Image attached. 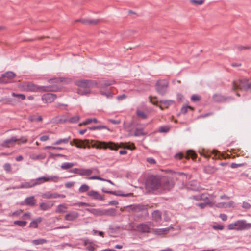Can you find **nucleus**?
<instances>
[{
	"instance_id": "nucleus-35",
	"label": "nucleus",
	"mask_w": 251,
	"mask_h": 251,
	"mask_svg": "<svg viewBox=\"0 0 251 251\" xmlns=\"http://www.w3.org/2000/svg\"><path fill=\"white\" fill-rule=\"evenodd\" d=\"M86 210L90 212L91 213L95 216H102V210L97 209H87Z\"/></svg>"
},
{
	"instance_id": "nucleus-10",
	"label": "nucleus",
	"mask_w": 251,
	"mask_h": 251,
	"mask_svg": "<svg viewBox=\"0 0 251 251\" xmlns=\"http://www.w3.org/2000/svg\"><path fill=\"white\" fill-rule=\"evenodd\" d=\"M174 184L175 182L172 177H165L163 181L161 182L160 187L164 190H170L173 188Z\"/></svg>"
},
{
	"instance_id": "nucleus-45",
	"label": "nucleus",
	"mask_w": 251,
	"mask_h": 251,
	"mask_svg": "<svg viewBox=\"0 0 251 251\" xmlns=\"http://www.w3.org/2000/svg\"><path fill=\"white\" fill-rule=\"evenodd\" d=\"M89 179H97V180H101V181H106V179H104V178H101L99 176H91L90 177L88 178ZM107 182H108L109 183L113 184V183L110 180H107Z\"/></svg>"
},
{
	"instance_id": "nucleus-4",
	"label": "nucleus",
	"mask_w": 251,
	"mask_h": 251,
	"mask_svg": "<svg viewBox=\"0 0 251 251\" xmlns=\"http://www.w3.org/2000/svg\"><path fill=\"white\" fill-rule=\"evenodd\" d=\"M237 89L251 91V82L247 79L233 81L232 83V90Z\"/></svg>"
},
{
	"instance_id": "nucleus-9",
	"label": "nucleus",
	"mask_w": 251,
	"mask_h": 251,
	"mask_svg": "<svg viewBox=\"0 0 251 251\" xmlns=\"http://www.w3.org/2000/svg\"><path fill=\"white\" fill-rule=\"evenodd\" d=\"M92 146L97 149H107L109 148L111 150H117L118 147L116 145L113 143L109 142L106 143L104 142H96Z\"/></svg>"
},
{
	"instance_id": "nucleus-49",
	"label": "nucleus",
	"mask_w": 251,
	"mask_h": 251,
	"mask_svg": "<svg viewBox=\"0 0 251 251\" xmlns=\"http://www.w3.org/2000/svg\"><path fill=\"white\" fill-rule=\"evenodd\" d=\"M18 144L20 145V143H25L27 141V138L26 137L22 136L20 138L18 139Z\"/></svg>"
},
{
	"instance_id": "nucleus-61",
	"label": "nucleus",
	"mask_w": 251,
	"mask_h": 251,
	"mask_svg": "<svg viewBox=\"0 0 251 251\" xmlns=\"http://www.w3.org/2000/svg\"><path fill=\"white\" fill-rule=\"evenodd\" d=\"M213 228L216 230H222L224 227L222 225H217L213 226Z\"/></svg>"
},
{
	"instance_id": "nucleus-56",
	"label": "nucleus",
	"mask_w": 251,
	"mask_h": 251,
	"mask_svg": "<svg viewBox=\"0 0 251 251\" xmlns=\"http://www.w3.org/2000/svg\"><path fill=\"white\" fill-rule=\"evenodd\" d=\"M147 161L151 165L155 164L156 161L153 158L149 157L147 158Z\"/></svg>"
},
{
	"instance_id": "nucleus-28",
	"label": "nucleus",
	"mask_w": 251,
	"mask_h": 251,
	"mask_svg": "<svg viewBox=\"0 0 251 251\" xmlns=\"http://www.w3.org/2000/svg\"><path fill=\"white\" fill-rule=\"evenodd\" d=\"M25 202L26 205L34 206L35 205V199L33 196L27 197L25 199Z\"/></svg>"
},
{
	"instance_id": "nucleus-20",
	"label": "nucleus",
	"mask_w": 251,
	"mask_h": 251,
	"mask_svg": "<svg viewBox=\"0 0 251 251\" xmlns=\"http://www.w3.org/2000/svg\"><path fill=\"white\" fill-rule=\"evenodd\" d=\"M188 188L193 191H199L201 189L199 183L196 181L190 182L188 185Z\"/></svg>"
},
{
	"instance_id": "nucleus-40",
	"label": "nucleus",
	"mask_w": 251,
	"mask_h": 251,
	"mask_svg": "<svg viewBox=\"0 0 251 251\" xmlns=\"http://www.w3.org/2000/svg\"><path fill=\"white\" fill-rule=\"evenodd\" d=\"M80 119V117L78 115H75L74 117L70 118L68 121L70 123H77Z\"/></svg>"
},
{
	"instance_id": "nucleus-12",
	"label": "nucleus",
	"mask_w": 251,
	"mask_h": 251,
	"mask_svg": "<svg viewBox=\"0 0 251 251\" xmlns=\"http://www.w3.org/2000/svg\"><path fill=\"white\" fill-rule=\"evenodd\" d=\"M56 98L57 96L55 94L47 93L42 96V100L46 103H51L53 102Z\"/></svg>"
},
{
	"instance_id": "nucleus-47",
	"label": "nucleus",
	"mask_w": 251,
	"mask_h": 251,
	"mask_svg": "<svg viewBox=\"0 0 251 251\" xmlns=\"http://www.w3.org/2000/svg\"><path fill=\"white\" fill-rule=\"evenodd\" d=\"M188 109L193 110V108L189 106H184L182 107L181 112L182 113L185 114L187 112Z\"/></svg>"
},
{
	"instance_id": "nucleus-41",
	"label": "nucleus",
	"mask_w": 251,
	"mask_h": 251,
	"mask_svg": "<svg viewBox=\"0 0 251 251\" xmlns=\"http://www.w3.org/2000/svg\"><path fill=\"white\" fill-rule=\"evenodd\" d=\"M89 189V187L86 184L82 185L79 188V191L80 193L87 192Z\"/></svg>"
},
{
	"instance_id": "nucleus-29",
	"label": "nucleus",
	"mask_w": 251,
	"mask_h": 251,
	"mask_svg": "<svg viewBox=\"0 0 251 251\" xmlns=\"http://www.w3.org/2000/svg\"><path fill=\"white\" fill-rule=\"evenodd\" d=\"M94 169H80L79 175L80 176H90L93 171Z\"/></svg>"
},
{
	"instance_id": "nucleus-52",
	"label": "nucleus",
	"mask_w": 251,
	"mask_h": 251,
	"mask_svg": "<svg viewBox=\"0 0 251 251\" xmlns=\"http://www.w3.org/2000/svg\"><path fill=\"white\" fill-rule=\"evenodd\" d=\"M191 2L197 5H201L204 2V0H191Z\"/></svg>"
},
{
	"instance_id": "nucleus-21",
	"label": "nucleus",
	"mask_w": 251,
	"mask_h": 251,
	"mask_svg": "<svg viewBox=\"0 0 251 251\" xmlns=\"http://www.w3.org/2000/svg\"><path fill=\"white\" fill-rule=\"evenodd\" d=\"M67 204L65 203L61 204L57 206L55 212L58 213H64L67 211Z\"/></svg>"
},
{
	"instance_id": "nucleus-58",
	"label": "nucleus",
	"mask_w": 251,
	"mask_h": 251,
	"mask_svg": "<svg viewBox=\"0 0 251 251\" xmlns=\"http://www.w3.org/2000/svg\"><path fill=\"white\" fill-rule=\"evenodd\" d=\"M74 205H78V206H90L89 203H86V202H78L75 204H74Z\"/></svg>"
},
{
	"instance_id": "nucleus-51",
	"label": "nucleus",
	"mask_w": 251,
	"mask_h": 251,
	"mask_svg": "<svg viewBox=\"0 0 251 251\" xmlns=\"http://www.w3.org/2000/svg\"><path fill=\"white\" fill-rule=\"evenodd\" d=\"M226 202H220L216 204V206L218 208H226Z\"/></svg>"
},
{
	"instance_id": "nucleus-59",
	"label": "nucleus",
	"mask_w": 251,
	"mask_h": 251,
	"mask_svg": "<svg viewBox=\"0 0 251 251\" xmlns=\"http://www.w3.org/2000/svg\"><path fill=\"white\" fill-rule=\"evenodd\" d=\"M51 193H45V194H43L42 195V198H45V199H51Z\"/></svg>"
},
{
	"instance_id": "nucleus-19",
	"label": "nucleus",
	"mask_w": 251,
	"mask_h": 251,
	"mask_svg": "<svg viewBox=\"0 0 251 251\" xmlns=\"http://www.w3.org/2000/svg\"><path fill=\"white\" fill-rule=\"evenodd\" d=\"M102 216H115L116 214V210L114 208L102 210Z\"/></svg>"
},
{
	"instance_id": "nucleus-11",
	"label": "nucleus",
	"mask_w": 251,
	"mask_h": 251,
	"mask_svg": "<svg viewBox=\"0 0 251 251\" xmlns=\"http://www.w3.org/2000/svg\"><path fill=\"white\" fill-rule=\"evenodd\" d=\"M15 77V74L13 72H8L2 75L1 77L0 78V83H6L8 82L6 78L11 80Z\"/></svg>"
},
{
	"instance_id": "nucleus-13",
	"label": "nucleus",
	"mask_w": 251,
	"mask_h": 251,
	"mask_svg": "<svg viewBox=\"0 0 251 251\" xmlns=\"http://www.w3.org/2000/svg\"><path fill=\"white\" fill-rule=\"evenodd\" d=\"M172 226H169L165 228H153L152 229L153 234L156 235H164L168 233L171 229H172Z\"/></svg>"
},
{
	"instance_id": "nucleus-6",
	"label": "nucleus",
	"mask_w": 251,
	"mask_h": 251,
	"mask_svg": "<svg viewBox=\"0 0 251 251\" xmlns=\"http://www.w3.org/2000/svg\"><path fill=\"white\" fill-rule=\"evenodd\" d=\"M59 177L57 176H45L40 177L37 178L33 180L34 187L37 185H41L46 182H56L59 180Z\"/></svg>"
},
{
	"instance_id": "nucleus-60",
	"label": "nucleus",
	"mask_w": 251,
	"mask_h": 251,
	"mask_svg": "<svg viewBox=\"0 0 251 251\" xmlns=\"http://www.w3.org/2000/svg\"><path fill=\"white\" fill-rule=\"evenodd\" d=\"M210 203L209 202H207L205 203H201L197 204V205L200 207L201 208H204L207 205L209 204Z\"/></svg>"
},
{
	"instance_id": "nucleus-30",
	"label": "nucleus",
	"mask_w": 251,
	"mask_h": 251,
	"mask_svg": "<svg viewBox=\"0 0 251 251\" xmlns=\"http://www.w3.org/2000/svg\"><path fill=\"white\" fill-rule=\"evenodd\" d=\"M79 21H80L83 24L86 25H95L99 22L98 20L92 19H82L79 20Z\"/></svg>"
},
{
	"instance_id": "nucleus-5",
	"label": "nucleus",
	"mask_w": 251,
	"mask_h": 251,
	"mask_svg": "<svg viewBox=\"0 0 251 251\" xmlns=\"http://www.w3.org/2000/svg\"><path fill=\"white\" fill-rule=\"evenodd\" d=\"M251 228V224L247 223L245 220H238L228 226L229 230H244Z\"/></svg>"
},
{
	"instance_id": "nucleus-8",
	"label": "nucleus",
	"mask_w": 251,
	"mask_h": 251,
	"mask_svg": "<svg viewBox=\"0 0 251 251\" xmlns=\"http://www.w3.org/2000/svg\"><path fill=\"white\" fill-rule=\"evenodd\" d=\"M152 223L151 222H143L137 225L136 231L142 234H148L151 232Z\"/></svg>"
},
{
	"instance_id": "nucleus-24",
	"label": "nucleus",
	"mask_w": 251,
	"mask_h": 251,
	"mask_svg": "<svg viewBox=\"0 0 251 251\" xmlns=\"http://www.w3.org/2000/svg\"><path fill=\"white\" fill-rule=\"evenodd\" d=\"M226 98L221 94H215L213 96V100L216 102H224L226 100Z\"/></svg>"
},
{
	"instance_id": "nucleus-37",
	"label": "nucleus",
	"mask_w": 251,
	"mask_h": 251,
	"mask_svg": "<svg viewBox=\"0 0 251 251\" xmlns=\"http://www.w3.org/2000/svg\"><path fill=\"white\" fill-rule=\"evenodd\" d=\"M146 134V133L144 132L143 129L142 128H136L134 135L135 136H143Z\"/></svg>"
},
{
	"instance_id": "nucleus-23",
	"label": "nucleus",
	"mask_w": 251,
	"mask_h": 251,
	"mask_svg": "<svg viewBox=\"0 0 251 251\" xmlns=\"http://www.w3.org/2000/svg\"><path fill=\"white\" fill-rule=\"evenodd\" d=\"M53 205V203L48 202L44 203L42 202L40 204V208L43 211L48 210L50 209Z\"/></svg>"
},
{
	"instance_id": "nucleus-18",
	"label": "nucleus",
	"mask_w": 251,
	"mask_h": 251,
	"mask_svg": "<svg viewBox=\"0 0 251 251\" xmlns=\"http://www.w3.org/2000/svg\"><path fill=\"white\" fill-rule=\"evenodd\" d=\"M34 187L33 180H31L29 182H25L21 184L19 186L16 187L17 189H28Z\"/></svg>"
},
{
	"instance_id": "nucleus-14",
	"label": "nucleus",
	"mask_w": 251,
	"mask_h": 251,
	"mask_svg": "<svg viewBox=\"0 0 251 251\" xmlns=\"http://www.w3.org/2000/svg\"><path fill=\"white\" fill-rule=\"evenodd\" d=\"M17 142H18V139L16 137H12L10 139L4 141L1 143V146L3 147L9 148L13 147Z\"/></svg>"
},
{
	"instance_id": "nucleus-64",
	"label": "nucleus",
	"mask_w": 251,
	"mask_h": 251,
	"mask_svg": "<svg viewBox=\"0 0 251 251\" xmlns=\"http://www.w3.org/2000/svg\"><path fill=\"white\" fill-rule=\"evenodd\" d=\"M80 169L75 168L69 171V172L79 175Z\"/></svg>"
},
{
	"instance_id": "nucleus-17",
	"label": "nucleus",
	"mask_w": 251,
	"mask_h": 251,
	"mask_svg": "<svg viewBox=\"0 0 251 251\" xmlns=\"http://www.w3.org/2000/svg\"><path fill=\"white\" fill-rule=\"evenodd\" d=\"M87 195L95 200L100 201H102L104 200V197L96 191H90L87 193Z\"/></svg>"
},
{
	"instance_id": "nucleus-3",
	"label": "nucleus",
	"mask_w": 251,
	"mask_h": 251,
	"mask_svg": "<svg viewBox=\"0 0 251 251\" xmlns=\"http://www.w3.org/2000/svg\"><path fill=\"white\" fill-rule=\"evenodd\" d=\"M161 187V181L158 177L151 176H149L146 181L145 188L150 192L158 189Z\"/></svg>"
},
{
	"instance_id": "nucleus-1",
	"label": "nucleus",
	"mask_w": 251,
	"mask_h": 251,
	"mask_svg": "<svg viewBox=\"0 0 251 251\" xmlns=\"http://www.w3.org/2000/svg\"><path fill=\"white\" fill-rule=\"evenodd\" d=\"M18 88L22 91L32 92H53L58 90V88L54 86H40L34 84L32 82H23L18 85Z\"/></svg>"
},
{
	"instance_id": "nucleus-7",
	"label": "nucleus",
	"mask_w": 251,
	"mask_h": 251,
	"mask_svg": "<svg viewBox=\"0 0 251 251\" xmlns=\"http://www.w3.org/2000/svg\"><path fill=\"white\" fill-rule=\"evenodd\" d=\"M169 82L166 79H159L155 84V89L159 94L164 95L167 91Z\"/></svg>"
},
{
	"instance_id": "nucleus-57",
	"label": "nucleus",
	"mask_w": 251,
	"mask_h": 251,
	"mask_svg": "<svg viewBox=\"0 0 251 251\" xmlns=\"http://www.w3.org/2000/svg\"><path fill=\"white\" fill-rule=\"evenodd\" d=\"M169 130V128L168 127L165 126H162L160 127L159 128V132H167Z\"/></svg>"
},
{
	"instance_id": "nucleus-36",
	"label": "nucleus",
	"mask_w": 251,
	"mask_h": 251,
	"mask_svg": "<svg viewBox=\"0 0 251 251\" xmlns=\"http://www.w3.org/2000/svg\"><path fill=\"white\" fill-rule=\"evenodd\" d=\"M74 166V164L71 162H65L62 164L61 168L63 170H67L72 168Z\"/></svg>"
},
{
	"instance_id": "nucleus-53",
	"label": "nucleus",
	"mask_w": 251,
	"mask_h": 251,
	"mask_svg": "<svg viewBox=\"0 0 251 251\" xmlns=\"http://www.w3.org/2000/svg\"><path fill=\"white\" fill-rule=\"evenodd\" d=\"M201 200L206 201L208 198V194L206 193H203L200 195Z\"/></svg>"
},
{
	"instance_id": "nucleus-48",
	"label": "nucleus",
	"mask_w": 251,
	"mask_h": 251,
	"mask_svg": "<svg viewBox=\"0 0 251 251\" xmlns=\"http://www.w3.org/2000/svg\"><path fill=\"white\" fill-rule=\"evenodd\" d=\"M89 129L90 130H97V129H107V127L105 126H96L92 127H90Z\"/></svg>"
},
{
	"instance_id": "nucleus-22",
	"label": "nucleus",
	"mask_w": 251,
	"mask_h": 251,
	"mask_svg": "<svg viewBox=\"0 0 251 251\" xmlns=\"http://www.w3.org/2000/svg\"><path fill=\"white\" fill-rule=\"evenodd\" d=\"M152 220L156 222H159L161 219V212L159 210H155L152 213Z\"/></svg>"
},
{
	"instance_id": "nucleus-46",
	"label": "nucleus",
	"mask_w": 251,
	"mask_h": 251,
	"mask_svg": "<svg viewBox=\"0 0 251 251\" xmlns=\"http://www.w3.org/2000/svg\"><path fill=\"white\" fill-rule=\"evenodd\" d=\"M102 191L103 192H105V193H106L112 194H114V195H118V196H122L126 197V196H128L129 195V194H116V192H114V191H106V190H105L104 189H102Z\"/></svg>"
},
{
	"instance_id": "nucleus-32",
	"label": "nucleus",
	"mask_w": 251,
	"mask_h": 251,
	"mask_svg": "<svg viewBox=\"0 0 251 251\" xmlns=\"http://www.w3.org/2000/svg\"><path fill=\"white\" fill-rule=\"evenodd\" d=\"M42 221V218L38 217L35 220L31 222L29 224V227L32 228H37L39 223Z\"/></svg>"
},
{
	"instance_id": "nucleus-55",
	"label": "nucleus",
	"mask_w": 251,
	"mask_h": 251,
	"mask_svg": "<svg viewBox=\"0 0 251 251\" xmlns=\"http://www.w3.org/2000/svg\"><path fill=\"white\" fill-rule=\"evenodd\" d=\"M51 198H57L59 197L64 198L65 196L63 195L59 194L57 193H51Z\"/></svg>"
},
{
	"instance_id": "nucleus-15",
	"label": "nucleus",
	"mask_w": 251,
	"mask_h": 251,
	"mask_svg": "<svg viewBox=\"0 0 251 251\" xmlns=\"http://www.w3.org/2000/svg\"><path fill=\"white\" fill-rule=\"evenodd\" d=\"M79 216V214L76 211H71L65 216V220L69 221H73L77 219Z\"/></svg>"
},
{
	"instance_id": "nucleus-2",
	"label": "nucleus",
	"mask_w": 251,
	"mask_h": 251,
	"mask_svg": "<svg viewBox=\"0 0 251 251\" xmlns=\"http://www.w3.org/2000/svg\"><path fill=\"white\" fill-rule=\"evenodd\" d=\"M78 87L77 93L79 95H89L91 93V88L97 87L98 83L92 80H81L76 82Z\"/></svg>"
},
{
	"instance_id": "nucleus-26",
	"label": "nucleus",
	"mask_w": 251,
	"mask_h": 251,
	"mask_svg": "<svg viewBox=\"0 0 251 251\" xmlns=\"http://www.w3.org/2000/svg\"><path fill=\"white\" fill-rule=\"evenodd\" d=\"M73 144H74L77 148H85L84 142L81 140L74 139L73 142H70V145H73Z\"/></svg>"
},
{
	"instance_id": "nucleus-25",
	"label": "nucleus",
	"mask_w": 251,
	"mask_h": 251,
	"mask_svg": "<svg viewBox=\"0 0 251 251\" xmlns=\"http://www.w3.org/2000/svg\"><path fill=\"white\" fill-rule=\"evenodd\" d=\"M46 156V154L42 153L40 154H32L30 155V157L33 160H40L45 159Z\"/></svg>"
},
{
	"instance_id": "nucleus-54",
	"label": "nucleus",
	"mask_w": 251,
	"mask_h": 251,
	"mask_svg": "<svg viewBox=\"0 0 251 251\" xmlns=\"http://www.w3.org/2000/svg\"><path fill=\"white\" fill-rule=\"evenodd\" d=\"M191 100L193 101H198L200 100V97L197 95H193L191 97Z\"/></svg>"
},
{
	"instance_id": "nucleus-33",
	"label": "nucleus",
	"mask_w": 251,
	"mask_h": 251,
	"mask_svg": "<svg viewBox=\"0 0 251 251\" xmlns=\"http://www.w3.org/2000/svg\"><path fill=\"white\" fill-rule=\"evenodd\" d=\"M100 93L101 95L105 96L107 98L110 99L113 97V93L109 91H104L102 90L103 88H99Z\"/></svg>"
},
{
	"instance_id": "nucleus-34",
	"label": "nucleus",
	"mask_w": 251,
	"mask_h": 251,
	"mask_svg": "<svg viewBox=\"0 0 251 251\" xmlns=\"http://www.w3.org/2000/svg\"><path fill=\"white\" fill-rule=\"evenodd\" d=\"M161 102V104L160 105V108L162 109L164 107L167 108L169 105L173 104L174 101L172 100H165Z\"/></svg>"
},
{
	"instance_id": "nucleus-16",
	"label": "nucleus",
	"mask_w": 251,
	"mask_h": 251,
	"mask_svg": "<svg viewBox=\"0 0 251 251\" xmlns=\"http://www.w3.org/2000/svg\"><path fill=\"white\" fill-rule=\"evenodd\" d=\"M129 211H133L134 212H139L147 209L145 205L142 204H134L129 206Z\"/></svg>"
},
{
	"instance_id": "nucleus-63",
	"label": "nucleus",
	"mask_w": 251,
	"mask_h": 251,
	"mask_svg": "<svg viewBox=\"0 0 251 251\" xmlns=\"http://www.w3.org/2000/svg\"><path fill=\"white\" fill-rule=\"evenodd\" d=\"M226 208L233 207L235 206V203L233 201H230L228 202H226Z\"/></svg>"
},
{
	"instance_id": "nucleus-62",
	"label": "nucleus",
	"mask_w": 251,
	"mask_h": 251,
	"mask_svg": "<svg viewBox=\"0 0 251 251\" xmlns=\"http://www.w3.org/2000/svg\"><path fill=\"white\" fill-rule=\"evenodd\" d=\"M86 120L88 124L91 123L92 122H94L95 123H97L98 122V120L96 118H89L86 119Z\"/></svg>"
},
{
	"instance_id": "nucleus-38",
	"label": "nucleus",
	"mask_w": 251,
	"mask_h": 251,
	"mask_svg": "<svg viewBox=\"0 0 251 251\" xmlns=\"http://www.w3.org/2000/svg\"><path fill=\"white\" fill-rule=\"evenodd\" d=\"M70 137H68V138H64V139H59L57 141H56L55 142H54L53 143V144L54 145H59L61 143H65V144L68 143L70 140Z\"/></svg>"
},
{
	"instance_id": "nucleus-44",
	"label": "nucleus",
	"mask_w": 251,
	"mask_h": 251,
	"mask_svg": "<svg viewBox=\"0 0 251 251\" xmlns=\"http://www.w3.org/2000/svg\"><path fill=\"white\" fill-rule=\"evenodd\" d=\"M14 224L21 227H24L26 226L27 222L25 221H15Z\"/></svg>"
},
{
	"instance_id": "nucleus-43",
	"label": "nucleus",
	"mask_w": 251,
	"mask_h": 251,
	"mask_svg": "<svg viewBox=\"0 0 251 251\" xmlns=\"http://www.w3.org/2000/svg\"><path fill=\"white\" fill-rule=\"evenodd\" d=\"M12 96L16 97L19 99H21L22 100H24L25 99V96L24 94H16L15 93H12Z\"/></svg>"
},
{
	"instance_id": "nucleus-50",
	"label": "nucleus",
	"mask_w": 251,
	"mask_h": 251,
	"mask_svg": "<svg viewBox=\"0 0 251 251\" xmlns=\"http://www.w3.org/2000/svg\"><path fill=\"white\" fill-rule=\"evenodd\" d=\"M4 169L7 172H11V165L9 163L5 164L4 165Z\"/></svg>"
},
{
	"instance_id": "nucleus-31",
	"label": "nucleus",
	"mask_w": 251,
	"mask_h": 251,
	"mask_svg": "<svg viewBox=\"0 0 251 251\" xmlns=\"http://www.w3.org/2000/svg\"><path fill=\"white\" fill-rule=\"evenodd\" d=\"M31 243L33 245L36 246L46 244L48 243V240L45 239H37L32 240Z\"/></svg>"
},
{
	"instance_id": "nucleus-27",
	"label": "nucleus",
	"mask_w": 251,
	"mask_h": 251,
	"mask_svg": "<svg viewBox=\"0 0 251 251\" xmlns=\"http://www.w3.org/2000/svg\"><path fill=\"white\" fill-rule=\"evenodd\" d=\"M115 82L113 80H104L101 82L100 85L97 87L99 88H104L105 87H108L114 84Z\"/></svg>"
},
{
	"instance_id": "nucleus-42",
	"label": "nucleus",
	"mask_w": 251,
	"mask_h": 251,
	"mask_svg": "<svg viewBox=\"0 0 251 251\" xmlns=\"http://www.w3.org/2000/svg\"><path fill=\"white\" fill-rule=\"evenodd\" d=\"M136 114L138 117H140L144 119H146L147 118L146 114L140 110H137L136 111Z\"/></svg>"
},
{
	"instance_id": "nucleus-39",
	"label": "nucleus",
	"mask_w": 251,
	"mask_h": 251,
	"mask_svg": "<svg viewBox=\"0 0 251 251\" xmlns=\"http://www.w3.org/2000/svg\"><path fill=\"white\" fill-rule=\"evenodd\" d=\"M190 157L192 158L193 159H194L196 158V153L192 151H188L186 153V158H189Z\"/></svg>"
}]
</instances>
